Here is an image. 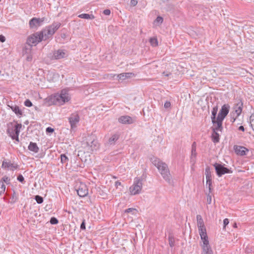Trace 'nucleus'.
Masks as SVG:
<instances>
[{"label":"nucleus","mask_w":254,"mask_h":254,"mask_svg":"<svg viewBox=\"0 0 254 254\" xmlns=\"http://www.w3.org/2000/svg\"><path fill=\"white\" fill-rule=\"evenodd\" d=\"M142 188V181L136 178L134 179L133 184L129 188V190L131 194L135 195L140 192Z\"/></svg>","instance_id":"nucleus-5"},{"label":"nucleus","mask_w":254,"mask_h":254,"mask_svg":"<svg viewBox=\"0 0 254 254\" xmlns=\"http://www.w3.org/2000/svg\"><path fill=\"white\" fill-rule=\"evenodd\" d=\"M191 155H193L194 156H195L196 155V143L195 142H194L192 143V146H191Z\"/></svg>","instance_id":"nucleus-39"},{"label":"nucleus","mask_w":254,"mask_h":254,"mask_svg":"<svg viewBox=\"0 0 254 254\" xmlns=\"http://www.w3.org/2000/svg\"><path fill=\"white\" fill-rule=\"evenodd\" d=\"M24 104L25 106L26 107H31L32 106V102H31V101L29 99H26L24 103Z\"/></svg>","instance_id":"nucleus-45"},{"label":"nucleus","mask_w":254,"mask_h":254,"mask_svg":"<svg viewBox=\"0 0 254 254\" xmlns=\"http://www.w3.org/2000/svg\"><path fill=\"white\" fill-rule=\"evenodd\" d=\"M103 13L106 15H109L111 13V11L110 9H106L103 11Z\"/></svg>","instance_id":"nucleus-52"},{"label":"nucleus","mask_w":254,"mask_h":254,"mask_svg":"<svg viewBox=\"0 0 254 254\" xmlns=\"http://www.w3.org/2000/svg\"><path fill=\"white\" fill-rule=\"evenodd\" d=\"M10 136L11 137V138L12 139L15 140L17 141V138H16V134H15L14 133L12 132L11 134H10Z\"/></svg>","instance_id":"nucleus-57"},{"label":"nucleus","mask_w":254,"mask_h":254,"mask_svg":"<svg viewBox=\"0 0 254 254\" xmlns=\"http://www.w3.org/2000/svg\"><path fill=\"white\" fill-rule=\"evenodd\" d=\"M120 135L118 133H115L112 135L108 140V143L110 145H114L118 140Z\"/></svg>","instance_id":"nucleus-24"},{"label":"nucleus","mask_w":254,"mask_h":254,"mask_svg":"<svg viewBox=\"0 0 254 254\" xmlns=\"http://www.w3.org/2000/svg\"><path fill=\"white\" fill-rule=\"evenodd\" d=\"M35 199L38 204L42 203L44 201L43 198L39 195L35 196Z\"/></svg>","instance_id":"nucleus-36"},{"label":"nucleus","mask_w":254,"mask_h":254,"mask_svg":"<svg viewBox=\"0 0 254 254\" xmlns=\"http://www.w3.org/2000/svg\"><path fill=\"white\" fill-rule=\"evenodd\" d=\"M162 74L165 76L169 77L172 75V73L170 71L166 70L162 72Z\"/></svg>","instance_id":"nucleus-47"},{"label":"nucleus","mask_w":254,"mask_h":254,"mask_svg":"<svg viewBox=\"0 0 254 254\" xmlns=\"http://www.w3.org/2000/svg\"><path fill=\"white\" fill-rule=\"evenodd\" d=\"M231 122L232 123H234L236 121V119L239 117V116H237L236 114H234L232 112L231 113Z\"/></svg>","instance_id":"nucleus-41"},{"label":"nucleus","mask_w":254,"mask_h":254,"mask_svg":"<svg viewBox=\"0 0 254 254\" xmlns=\"http://www.w3.org/2000/svg\"><path fill=\"white\" fill-rule=\"evenodd\" d=\"M5 41V38L2 35H0V41L1 42H4Z\"/></svg>","instance_id":"nucleus-58"},{"label":"nucleus","mask_w":254,"mask_h":254,"mask_svg":"<svg viewBox=\"0 0 254 254\" xmlns=\"http://www.w3.org/2000/svg\"><path fill=\"white\" fill-rule=\"evenodd\" d=\"M234 149L235 153L239 155L244 156L246 154V152H248L249 150L244 146L235 145Z\"/></svg>","instance_id":"nucleus-17"},{"label":"nucleus","mask_w":254,"mask_h":254,"mask_svg":"<svg viewBox=\"0 0 254 254\" xmlns=\"http://www.w3.org/2000/svg\"><path fill=\"white\" fill-rule=\"evenodd\" d=\"M169 243L171 247H173L175 246V238L172 235H169Z\"/></svg>","instance_id":"nucleus-33"},{"label":"nucleus","mask_w":254,"mask_h":254,"mask_svg":"<svg viewBox=\"0 0 254 254\" xmlns=\"http://www.w3.org/2000/svg\"><path fill=\"white\" fill-rule=\"evenodd\" d=\"M243 107V103L241 100H239L237 104H236L233 107V111H232L234 114L237 115V116H240L242 112Z\"/></svg>","instance_id":"nucleus-13"},{"label":"nucleus","mask_w":254,"mask_h":254,"mask_svg":"<svg viewBox=\"0 0 254 254\" xmlns=\"http://www.w3.org/2000/svg\"><path fill=\"white\" fill-rule=\"evenodd\" d=\"M119 186H121V183L120 182H119V181H117L115 182V186L116 187L117 189L118 188V187Z\"/></svg>","instance_id":"nucleus-59"},{"label":"nucleus","mask_w":254,"mask_h":254,"mask_svg":"<svg viewBox=\"0 0 254 254\" xmlns=\"http://www.w3.org/2000/svg\"><path fill=\"white\" fill-rule=\"evenodd\" d=\"M50 222L51 224L55 225L58 224L59 221L56 217H53L51 218Z\"/></svg>","instance_id":"nucleus-43"},{"label":"nucleus","mask_w":254,"mask_h":254,"mask_svg":"<svg viewBox=\"0 0 254 254\" xmlns=\"http://www.w3.org/2000/svg\"><path fill=\"white\" fill-rule=\"evenodd\" d=\"M32 46L29 44H26L24 45L23 50H22V53L23 55L24 54H30L31 50H32Z\"/></svg>","instance_id":"nucleus-27"},{"label":"nucleus","mask_w":254,"mask_h":254,"mask_svg":"<svg viewBox=\"0 0 254 254\" xmlns=\"http://www.w3.org/2000/svg\"><path fill=\"white\" fill-rule=\"evenodd\" d=\"M174 9V6L173 5H169L168 7H166V9L167 11H171Z\"/></svg>","instance_id":"nucleus-55"},{"label":"nucleus","mask_w":254,"mask_h":254,"mask_svg":"<svg viewBox=\"0 0 254 254\" xmlns=\"http://www.w3.org/2000/svg\"><path fill=\"white\" fill-rule=\"evenodd\" d=\"M32 60V56L30 54H27L26 61L27 62H31Z\"/></svg>","instance_id":"nucleus-48"},{"label":"nucleus","mask_w":254,"mask_h":254,"mask_svg":"<svg viewBox=\"0 0 254 254\" xmlns=\"http://www.w3.org/2000/svg\"><path fill=\"white\" fill-rule=\"evenodd\" d=\"M67 56V54L64 50L59 49L55 50L53 52V55L52 56V59L60 60L63 59Z\"/></svg>","instance_id":"nucleus-10"},{"label":"nucleus","mask_w":254,"mask_h":254,"mask_svg":"<svg viewBox=\"0 0 254 254\" xmlns=\"http://www.w3.org/2000/svg\"><path fill=\"white\" fill-rule=\"evenodd\" d=\"M5 186L3 183V182L0 181V196L1 195L2 193L5 191Z\"/></svg>","instance_id":"nucleus-37"},{"label":"nucleus","mask_w":254,"mask_h":254,"mask_svg":"<svg viewBox=\"0 0 254 254\" xmlns=\"http://www.w3.org/2000/svg\"><path fill=\"white\" fill-rule=\"evenodd\" d=\"M46 131L47 133H53L54 131V129L51 127H48Z\"/></svg>","instance_id":"nucleus-50"},{"label":"nucleus","mask_w":254,"mask_h":254,"mask_svg":"<svg viewBox=\"0 0 254 254\" xmlns=\"http://www.w3.org/2000/svg\"><path fill=\"white\" fill-rule=\"evenodd\" d=\"M78 17L81 18L86 19H93L94 18V16L93 14H89L88 13H82L78 15Z\"/></svg>","instance_id":"nucleus-31"},{"label":"nucleus","mask_w":254,"mask_h":254,"mask_svg":"<svg viewBox=\"0 0 254 254\" xmlns=\"http://www.w3.org/2000/svg\"><path fill=\"white\" fill-rule=\"evenodd\" d=\"M18 199V196L15 191H13L12 194L10 197V203H14Z\"/></svg>","instance_id":"nucleus-32"},{"label":"nucleus","mask_w":254,"mask_h":254,"mask_svg":"<svg viewBox=\"0 0 254 254\" xmlns=\"http://www.w3.org/2000/svg\"><path fill=\"white\" fill-rule=\"evenodd\" d=\"M149 42L151 46L156 47L158 45V40L156 38H151Z\"/></svg>","instance_id":"nucleus-34"},{"label":"nucleus","mask_w":254,"mask_h":254,"mask_svg":"<svg viewBox=\"0 0 254 254\" xmlns=\"http://www.w3.org/2000/svg\"><path fill=\"white\" fill-rule=\"evenodd\" d=\"M10 107L12 111L18 117H20L22 115L23 112L19 107L16 105L14 106H8Z\"/></svg>","instance_id":"nucleus-25"},{"label":"nucleus","mask_w":254,"mask_h":254,"mask_svg":"<svg viewBox=\"0 0 254 254\" xmlns=\"http://www.w3.org/2000/svg\"><path fill=\"white\" fill-rule=\"evenodd\" d=\"M229 223V219L227 218H225L223 220V224H224V228H225Z\"/></svg>","instance_id":"nucleus-51"},{"label":"nucleus","mask_w":254,"mask_h":254,"mask_svg":"<svg viewBox=\"0 0 254 254\" xmlns=\"http://www.w3.org/2000/svg\"><path fill=\"white\" fill-rule=\"evenodd\" d=\"M212 139L214 143H217L219 141V135L217 131H215L214 130H213L212 133Z\"/></svg>","instance_id":"nucleus-30"},{"label":"nucleus","mask_w":254,"mask_h":254,"mask_svg":"<svg viewBox=\"0 0 254 254\" xmlns=\"http://www.w3.org/2000/svg\"><path fill=\"white\" fill-rule=\"evenodd\" d=\"M198 232L200 235L201 239L203 242V244L201 245V247L210 246L206 229L201 230L198 231Z\"/></svg>","instance_id":"nucleus-11"},{"label":"nucleus","mask_w":254,"mask_h":254,"mask_svg":"<svg viewBox=\"0 0 254 254\" xmlns=\"http://www.w3.org/2000/svg\"><path fill=\"white\" fill-rule=\"evenodd\" d=\"M46 18L45 17L36 18L33 17L30 20L29 25L30 28H37L38 27L41 26L43 23L45 21Z\"/></svg>","instance_id":"nucleus-7"},{"label":"nucleus","mask_w":254,"mask_h":254,"mask_svg":"<svg viewBox=\"0 0 254 254\" xmlns=\"http://www.w3.org/2000/svg\"><path fill=\"white\" fill-rule=\"evenodd\" d=\"M21 127L22 125L20 124H16L14 126V129L13 133L16 134V138H17V142L19 141L18 136Z\"/></svg>","instance_id":"nucleus-22"},{"label":"nucleus","mask_w":254,"mask_h":254,"mask_svg":"<svg viewBox=\"0 0 254 254\" xmlns=\"http://www.w3.org/2000/svg\"><path fill=\"white\" fill-rule=\"evenodd\" d=\"M0 181L3 182V183H5L6 184H9L10 183V179L6 176H4Z\"/></svg>","instance_id":"nucleus-38"},{"label":"nucleus","mask_w":254,"mask_h":254,"mask_svg":"<svg viewBox=\"0 0 254 254\" xmlns=\"http://www.w3.org/2000/svg\"><path fill=\"white\" fill-rule=\"evenodd\" d=\"M80 229L81 230H85L86 229V227H85V220H83L82 221V222L81 223V225H80Z\"/></svg>","instance_id":"nucleus-49"},{"label":"nucleus","mask_w":254,"mask_h":254,"mask_svg":"<svg viewBox=\"0 0 254 254\" xmlns=\"http://www.w3.org/2000/svg\"><path fill=\"white\" fill-rule=\"evenodd\" d=\"M197 224L198 228V231L202 229H206L203 220L200 215H197L196 216Z\"/></svg>","instance_id":"nucleus-21"},{"label":"nucleus","mask_w":254,"mask_h":254,"mask_svg":"<svg viewBox=\"0 0 254 254\" xmlns=\"http://www.w3.org/2000/svg\"><path fill=\"white\" fill-rule=\"evenodd\" d=\"M217 111H218V107L217 106H215L213 108L212 111V115H211V119L212 120V123L213 124V125H215L214 121L215 120H216V116L217 115Z\"/></svg>","instance_id":"nucleus-28"},{"label":"nucleus","mask_w":254,"mask_h":254,"mask_svg":"<svg viewBox=\"0 0 254 254\" xmlns=\"http://www.w3.org/2000/svg\"><path fill=\"white\" fill-rule=\"evenodd\" d=\"M1 167L4 169H9L10 170L14 171L17 169L19 166L16 164L11 163L10 161L4 160L2 162Z\"/></svg>","instance_id":"nucleus-15"},{"label":"nucleus","mask_w":254,"mask_h":254,"mask_svg":"<svg viewBox=\"0 0 254 254\" xmlns=\"http://www.w3.org/2000/svg\"><path fill=\"white\" fill-rule=\"evenodd\" d=\"M229 108L230 106L228 104H224L223 105L217 118L223 120L228 115L229 111Z\"/></svg>","instance_id":"nucleus-8"},{"label":"nucleus","mask_w":254,"mask_h":254,"mask_svg":"<svg viewBox=\"0 0 254 254\" xmlns=\"http://www.w3.org/2000/svg\"><path fill=\"white\" fill-rule=\"evenodd\" d=\"M132 211H136V209L132 208H129L125 210V212L129 213L132 212Z\"/></svg>","instance_id":"nucleus-56"},{"label":"nucleus","mask_w":254,"mask_h":254,"mask_svg":"<svg viewBox=\"0 0 254 254\" xmlns=\"http://www.w3.org/2000/svg\"><path fill=\"white\" fill-rule=\"evenodd\" d=\"M210 191H209L207 195V202L208 204H210L211 203V195L210 194Z\"/></svg>","instance_id":"nucleus-46"},{"label":"nucleus","mask_w":254,"mask_h":254,"mask_svg":"<svg viewBox=\"0 0 254 254\" xmlns=\"http://www.w3.org/2000/svg\"><path fill=\"white\" fill-rule=\"evenodd\" d=\"M250 122L251 124V126L252 127L253 130L254 131V113L253 114L250 118Z\"/></svg>","instance_id":"nucleus-40"},{"label":"nucleus","mask_w":254,"mask_h":254,"mask_svg":"<svg viewBox=\"0 0 254 254\" xmlns=\"http://www.w3.org/2000/svg\"><path fill=\"white\" fill-rule=\"evenodd\" d=\"M84 147H87V151H92L96 150L98 147V143L96 139V137L93 135L88 136L86 139V142L83 144Z\"/></svg>","instance_id":"nucleus-4"},{"label":"nucleus","mask_w":254,"mask_h":254,"mask_svg":"<svg viewBox=\"0 0 254 254\" xmlns=\"http://www.w3.org/2000/svg\"><path fill=\"white\" fill-rule=\"evenodd\" d=\"M163 21V18L161 16H158L155 20L154 22L161 24Z\"/></svg>","instance_id":"nucleus-42"},{"label":"nucleus","mask_w":254,"mask_h":254,"mask_svg":"<svg viewBox=\"0 0 254 254\" xmlns=\"http://www.w3.org/2000/svg\"><path fill=\"white\" fill-rule=\"evenodd\" d=\"M119 122L124 124H131L133 123L132 118L128 116L121 117L119 119Z\"/></svg>","instance_id":"nucleus-20"},{"label":"nucleus","mask_w":254,"mask_h":254,"mask_svg":"<svg viewBox=\"0 0 254 254\" xmlns=\"http://www.w3.org/2000/svg\"><path fill=\"white\" fill-rule=\"evenodd\" d=\"M233 227H234V228H237V224H236V223H235L234 224V225H233Z\"/></svg>","instance_id":"nucleus-61"},{"label":"nucleus","mask_w":254,"mask_h":254,"mask_svg":"<svg viewBox=\"0 0 254 254\" xmlns=\"http://www.w3.org/2000/svg\"><path fill=\"white\" fill-rule=\"evenodd\" d=\"M61 25V23L59 22H54L52 25L46 27L45 29L42 30L45 36L44 40H46L51 37L56 31L60 27Z\"/></svg>","instance_id":"nucleus-3"},{"label":"nucleus","mask_w":254,"mask_h":254,"mask_svg":"<svg viewBox=\"0 0 254 254\" xmlns=\"http://www.w3.org/2000/svg\"><path fill=\"white\" fill-rule=\"evenodd\" d=\"M239 130H241L242 131H245V128L243 126H241L239 127Z\"/></svg>","instance_id":"nucleus-60"},{"label":"nucleus","mask_w":254,"mask_h":254,"mask_svg":"<svg viewBox=\"0 0 254 254\" xmlns=\"http://www.w3.org/2000/svg\"><path fill=\"white\" fill-rule=\"evenodd\" d=\"M77 192L80 197L86 196L88 194L87 186L84 184H81L77 190Z\"/></svg>","instance_id":"nucleus-14"},{"label":"nucleus","mask_w":254,"mask_h":254,"mask_svg":"<svg viewBox=\"0 0 254 254\" xmlns=\"http://www.w3.org/2000/svg\"><path fill=\"white\" fill-rule=\"evenodd\" d=\"M17 179L19 182H21V183L24 184L25 183L24 178L21 174H19L17 176Z\"/></svg>","instance_id":"nucleus-44"},{"label":"nucleus","mask_w":254,"mask_h":254,"mask_svg":"<svg viewBox=\"0 0 254 254\" xmlns=\"http://www.w3.org/2000/svg\"><path fill=\"white\" fill-rule=\"evenodd\" d=\"M133 75H134V74L131 72L122 73L117 75V77L119 80H124L127 78L130 77Z\"/></svg>","instance_id":"nucleus-23"},{"label":"nucleus","mask_w":254,"mask_h":254,"mask_svg":"<svg viewBox=\"0 0 254 254\" xmlns=\"http://www.w3.org/2000/svg\"><path fill=\"white\" fill-rule=\"evenodd\" d=\"M202 249L203 254H213L210 246L203 247Z\"/></svg>","instance_id":"nucleus-29"},{"label":"nucleus","mask_w":254,"mask_h":254,"mask_svg":"<svg viewBox=\"0 0 254 254\" xmlns=\"http://www.w3.org/2000/svg\"><path fill=\"white\" fill-rule=\"evenodd\" d=\"M162 176L165 180V181L168 183L170 184L171 182V176L170 174V172L168 169H164L160 171Z\"/></svg>","instance_id":"nucleus-18"},{"label":"nucleus","mask_w":254,"mask_h":254,"mask_svg":"<svg viewBox=\"0 0 254 254\" xmlns=\"http://www.w3.org/2000/svg\"><path fill=\"white\" fill-rule=\"evenodd\" d=\"M130 4L132 6H135L137 4V0H130Z\"/></svg>","instance_id":"nucleus-54"},{"label":"nucleus","mask_w":254,"mask_h":254,"mask_svg":"<svg viewBox=\"0 0 254 254\" xmlns=\"http://www.w3.org/2000/svg\"><path fill=\"white\" fill-rule=\"evenodd\" d=\"M205 174L206 176V186L208 187L209 192L211 191L212 186V179L210 169L209 167L205 169Z\"/></svg>","instance_id":"nucleus-12"},{"label":"nucleus","mask_w":254,"mask_h":254,"mask_svg":"<svg viewBox=\"0 0 254 254\" xmlns=\"http://www.w3.org/2000/svg\"><path fill=\"white\" fill-rule=\"evenodd\" d=\"M223 120L218 119L217 118L216 120H215V125H213L214 126V127H213L212 130H215V131H221L223 127H222V122Z\"/></svg>","instance_id":"nucleus-19"},{"label":"nucleus","mask_w":254,"mask_h":254,"mask_svg":"<svg viewBox=\"0 0 254 254\" xmlns=\"http://www.w3.org/2000/svg\"><path fill=\"white\" fill-rule=\"evenodd\" d=\"M79 120L80 117L77 114H72L68 118L69 122L72 129L76 127V125L79 122Z\"/></svg>","instance_id":"nucleus-9"},{"label":"nucleus","mask_w":254,"mask_h":254,"mask_svg":"<svg viewBox=\"0 0 254 254\" xmlns=\"http://www.w3.org/2000/svg\"><path fill=\"white\" fill-rule=\"evenodd\" d=\"M214 167L215 168L216 174L219 177H221L225 174L232 173V171L230 169L224 167V165L221 164L216 163L214 164Z\"/></svg>","instance_id":"nucleus-6"},{"label":"nucleus","mask_w":254,"mask_h":254,"mask_svg":"<svg viewBox=\"0 0 254 254\" xmlns=\"http://www.w3.org/2000/svg\"><path fill=\"white\" fill-rule=\"evenodd\" d=\"M70 100L68 93L65 90H62L60 94L51 95L48 98L49 105H62Z\"/></svg>","instance_id":"nucleus-1"},{"label":"nucleus","mask_w":254,"mask_h":254,"mask_svg":"<svg viewBox=\"0 0 254 254\" xmlns=\"http://www.w3.org/2000/svg\"><path fill=\"white\" fill-rule=\"evenodd\" d=\"M68 161V158L64 154H62L61 155V162L62 164L65 163Z\"/></svg>","instance_id":"nucleus-35"},{"label":"nucleus","mask_w":254,"mask_h":254,"mask_svg":"<svg viewBox=\"0 0 254 254\" xmlns=\"http://www.w3.org/2000/svg\"><path fill=\"white\" fill-rule=\"evenodd\" d=\"M28 148L29 150L35 153H38L39 150L38 146L35 142H30Z\"/></svg>","instance_id":"nucleus-26"},{"label":"nucleus","mask_w":254,"mask_h":254,"mask_svg":"<svg viewBox=\"0 0 254 254\" xmlns=\"http://www.w3.org/2000/svg\"><path fill=\"white\" fill-rule=\"evenodd\" d=\"M152 162L153 164L157 168L159 172L165 169H168L167 165L158 159H155Z\"/></svg>","instance_id":"nucleus-16"},{"label":"nucleus","mask_w":254,"mask_h":254,"mask_svg":"<svg viewBox=\"0 0 254 254\" xmlns=\"http://www.w3.org/2000/svg\"><path fill=\"white\" fill-rule=\"evenodd\" d=\"M45 36L42 31L35 32L27 37L26 44L36 46L42 40H45Z\"/></svg>","instance_id":"nucleus-2"},{"label":"nucleus","mask_w":254,"mask_h":254,"mask_svg":"<svg viewBox=\"0 0 254 254\" xmlns=\"http://www.w3.org/2000/svg\"><path fill=\"white\" fill-rule=\"evenodd\" d=\"M171 106V103L169 101H166L164 103V107L165 108H168Z\"/></svg>","instance_id":"nucleus-53"}]
</instances>
